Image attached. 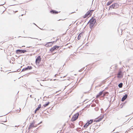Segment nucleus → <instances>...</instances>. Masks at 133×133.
Here are the masks:
<instances>
[{"mask_svg":"<svg viewBox=\"0 0 133 133\" xmlns=\"http://www.w3.org/2000/svg\"><path fill=\"white\" fill-rule=\"evenodd\" d=\"M96 20L95 18H92L89 21L88 24L89 23H90L89 27L90 29H91L93 26L95 25V23L96 22Z\"/></svg>","mask_w":133,"mask_h":133,"instance_id":"nucleus-1","label":"nucleus"},{"mask_svg":"<svg viewBox=\"0 0 133 133\" xmlns=\"http://www.w3.org/2000/svg\"><path fill=\"white\" fill-rule=\"evenodd\" d=\"M79 113L78 112L75 114L71 119V121L72 122L76 120L78 118L79 115Z\"/></svg>","mask_w":133,"mask_h":133,"instance_id":"nucleus-2","label":"nucleus"},{"mask_svg":"<svg viewBox=\"0 0 133 133\" xmlns=\"http://www.w3.org/2000/svg\"><path fill=\"white\" fill-rule=\"evenodd\" d=\"M119 5L117 3H115L112 4L110 6L109 9H116L119 7Z\"/></svg>","mask_w":133,"mask_h":133,"instance_id":"nucleus-3","label":"nucleus"},{"mask_svg":"<svg viewBox=\"0 0 133 133\" xmlns=\"http://www.w3.org/2000/svg\"><path fill=\"white\" fill-rule=\"evenodd\" d=\"M27 51L25 50L18 49L16 50V52L17 54H20L21 53H24Z\"/></svg>","mask_w":133,"mask_h":133,"instance_id":"nucleus-4","label":"nucleus"},{"mask_svg":"<svg viewBox=\"0 0 133 133\" xmlns=\"http://www.w3.org/2000/svg\"><path fill=\"white\" fill-rule=\"evenodd\" d=\"M35 122L34 121H33L31 123H30V124L28 127V129L29 130L33 128L36 127L37 126L36 124L35 126Z\"/></svg>","mask_w":133,"mask_h":133,"instance_id":"nucleus-5","label":"nucleus"},{"mask_svg":"<svg viewBox=\"0 0 133 133\" xmlns=\"http://www.w3.org/2000/svg\"><path fill=\"white\" fill-rule=\"evenodd\" d=\"M41 61V57L40 56H39L37 58H36L35 62L36 64L37 65L39 64Z\"/></svg>","mask_w":133,"mask_h":133,"instance_id":"nucleus-6","label":"nucleus"},{"mask_svg":"<svg viewBox=\"0 0 133 133\" xmlns=\"http://www.w3.org/2000/svg\"><path fill=\"white\" fill-rule=\"evenodd\" d=\"M59 47V46L56 45L54 46L53 47L51 48L49 50L50 51L52 52L53 51L55 50H57L58 49Z\"/></svg>","mask_w":133,"mask_h":133,"instance_id":"nucleus-7","label":"nucleus"},{"mask_svg":"<svg viewBox=\"0 0 133 133\" xmlns=\"http://www.w3.org/2000/svg\"><path fill=\"white\" fill-rule=\"evenodd\" d=\"M117 77L118 78H122L123 77V74L121 71H119L117 75Z\"/></svg>","mask_w":133,"mask_h":133,"instance_id":"nucleus-8","label":"nucleus"},{"mask_svg":"<svg viewBox=\"0 0 133 133\" xmlns=\"http://www.w3.org/2000/svg\"><path fill=\"white\" fill-rule=\"evenodd\" d=\"M128 96L127 94H125L123 96L121 99V101L122 102L124 101L127 98Z\"/></svg>","mask_w":133,"mask_h":133,"instance_id":"nucleus-9","label":"nucleus"},{"mask_svg":"<svg viewBox=\"0 0 133 133\" xmlns=\"http://www.w3.org/2000/svg\"><path fill=\"white\" fill-rule=\"evenodd\" d=\"M93 10H91L88 11L86 13V14H87L88 16L89 15V16H90L91 15V14L92 12H93Z\"/></svg>","mask_w":133,"mask_h":133,"instance_id":"nucleus-10","label":"nucleus"},{"mask_svg":"<svg viewBox=\"0 0 133 133\" xmlns=\"http://www.w3.org/2000/svg\"><path fill=\"white\" fill-rule=\"evenodd\" d=\"M50 12L53 14H57L58 13V12L54 10H51L50 11Z\"/></svg>","mask_w":133,"mask_h":133,"instance_id":"nucleus-11","label":"nucleus"},{"mask_svg":"<svg viewBox=\"0 0 133 133\" xmlns=\"http://www.w3.org/2000/svg\"><path fill=\"white\" fill-rule=\"evenodd\" d=\"M41 107V104H39L38 106V107L36 108L35 110V113H36V111L39 110Z\"/></svg>","mask_w":133,"mask_h":133,"instance_id":"nucleus-12","label":"nucleus"},{"mask_svg":"<svg viewBox=\"0 0 133 133\" xmlns=\"http://www.w3.org/2000/svg\"><path fill=\"white\" fill-rule=\"evenodd\" d=\"M104 117V116H102V117H101L99 118L98 119H97V120H96L95 121L96 122H99L100 121H101L102 119Z\"/></svg>","mask_w":133,"mask_h":133,"instance_id":"nucleus-13","label":"nucleus"},{"mask_svg":"<svg viewBox=\"0 0 133 133\" xmlns=\"http://www.w3.org/2000/svg\"><path fill=\"white\" fill-rule=\"evenodd\" d=\"M83 34V33L82 32L79 34L78 35L77 38L78 40H79L80 39L81 36H82V35Z\"/></svg>","mask_w":133,"mask_h":133,"instance_id":"nucleus-14","label":"nucleus"},{"mask_svg":"<svg viewBox=\"0 0 133 133\" xmlns=\"http://www.w3.org/2000/svg\"><path fill=\"white\" fill-rule=\"evenodd\" d=\"M113 2V1H110L108 2L107 4V6H109Z\"/></svg>","mask_w":133,"mask_h":133,"instance_id":"nucleus-15","label":"nucleus"},{"mask_svg":"<svg viewBox=\"0 0 133 133\" xmlns=\"http://www.w3.org/2000/svg\"><path fill=\"white\" fill-rule=\"evenodd\" d=\"M123 84L122 83H121L118 85V87L120 88H122Z\"/></svg>","mask_w":133,"mask_h":133,"instance_id":"nucleus-16","label":"nucleus"},{"mask_svg":"<svg viewBox=\"0 0 133 133\" xmlns=\"http://www.w3.org/2000/svg\"><path fill=\"white\" fill-rule=\"evenodd\" d=\"M93 122V119H90V121H88L87 122H88L89 124L90 125V124H91Z\"/></svg>","mask_w":133,"mask_h":133,"instance_id":"nucleus-17","label":"nucleus"},{"mask_svg":"<svg viewBox=\"0 0 133 133\" xmlns=\"http://www.w3.org/2000/svg\"><path fill=\"white\" fill-rule=\"evenodd\" d=\"M50 103V102H46V104H44V105H43L44 107H45L47 106H48L49 105V104Z\"/></svg>","mask_w":133,"mask_h":133,"instance_id":"nucleus-18","label":"nucleus"},{"mask_svg":"<svg viewBox=\"0 0 133 133\" xmlns=\"http://www.w3.org/2000/svg\"><path fill=\"white\" fill-rule=\"evenodd\" d=\"M103 94V91L100 92L98 95L100 96H102Z\"/></svg>","mask_w":133,"mask_h":133,"instance_id":"nucleus-19","label":"nucleus"},{"mask_svg":"<svg viewBox=\"0 0 133 133\" xmlns=\"http://www.w3.org/2000/svg\"><path fill=\"white\" fill-rule=\"evenodd\" d=\"M27 68L28 70H31L32 69V68L31 66H28Z\"/></svg>","mask_w":133,"mask_h":133,"instance_id":"nucleus-20","label":"nucleus"},{"mask_svg":"<svg viewBox=\"0 0 133 133\" xmlns=\"http://www.w3.org/2000/svg\"><path fill=\"white\" fill-rule=\"evenodd\" d=\"M105 96H107L109 94V93L107 92H105L104 93Z\"/></svg>","mask_w":133,"mask_h":133,"instance_id":"nucleus-21","label":"nucleus"},{"mask_svg":"<svg viewBox=\"0 0 133 133\" xmlns=\"http://www.w3.org/2000/svg\"><path fill=\"white\" fill-rule=\"evenodd\" d=\"M49 43H48V42H47L46 44H45L44 45L45 46L47 47H49Z\"/></svg>","mask_w":133,"mask_h":133,"instance_id":"nucleus-22","label":"nucleus"},{"mask_svg":"<svg viewBox=\"0 0 133 133\" xmlns=\"http://www.w3.org/2000/svg\"><path fill=\"white\" fill-rule=\"evenodd\" d=\"M88 16V15H87V14L86 13L85 15L83 16V17L84 18H85L87 17Z\"/></svg>","mask_w":133,"mask_h":133,"instance_id":"nucleus-23","label":"nucleus"},{"mask_svg":"<svg viewBox=\"0 0 133 133\" xmlns=\"http://www.w3.org/2000/svg\"><path fill=\"white\" fill-rule=\"evenodd\" d=\"M54 42H55V41H52V42H48V43H49V44H52H52H53V43H54Z\"/></svg>","mask_w":133,"mask_h":133,"instance_id":"nucleus-24","label":"nucleus"},{"mask_svg":"<svg viewBox=\"0 0 133 133\" xmlns=\"http://www.w3.org/2000/svg\"><path fill=\"white\" fill-rule=\"evenodd\" d=\"M93 125H92L90 127V129H93V127H92Z\"/></svg>","mask_w":133,"mask_h":133,"instance_id":"nucleus-25","label":"nucleus"},{"mask_svg":"<svg viewBox=\"0 0 133 133\" xmlns=\"http://www.w3.org/2000/svg\"><path fill=\"white\" fill-rule=\"evenodd\" d=\"M84 68H82V69H81L79 71V72H81L82 70H84Z\"/></svg>","mask_w":133,"mask_h":133,"instance_id":"nucleus-26","label":"nucleus"},{"mask_svg":"<svg viewBox=\"0 0 133 133\" xmlns=\"http://www.w3.org/2000/svg\"><path fill=\"white\" fill-rule=\"evenodd\" d=\"M100 97V96L97 94L96 96V98H99V97Z\"/></svg>","mask_w":133,"mask_h":133,"instance_id":"nucleus-27","label":"nucleus"},{"mask_svg":"<svg viewBox=\"0 0 133 133\" xmlns=\"http://www.w3.org/2000/svg\"><path fill=\"white\" fill-rule=\"evenodd\" d=\"M87 127V125L86 124H85L84 125L83 127L84 128H86Z\"/></svg>","mask_w":133,"mask_h":133,"instance_id":"nucleus-28","label":"nucleus"},{"mask_svg":"<svg viewBox=\"0 0 133 133\" xmlns=\"http://www.w3.org/2000/svg\"><path fill=\"white\" fill-rule=\"evenodd\" d=\"M33 24H34L36 26H37L38 27V28H39L40 29H41V30H44V29H41V28H39V27H38V26L37 25H36V24H35V23H34Z\"/></svg>","mask_w":133,"mask_h":133,"instance_id":"nucleus-29","label":"nucleus"},{"mask_svg":"<svg viewBox=\"0 0 133 133\" xmlns=\"http://www.w3.org/2000/svg\"><path fill=\"white\" fill-rule=\"evenodd\" d=\"M26 71V70H25V68H23V69H22V71H21V72H22V71Z\"/></svg>","mask_w":133,"mask_h":133,"instance_id":"nucleus-30","label":"nucleus"},{"mask_svg":"<svg viewBox=\"0 0 133 133\" xmlns=\"http://www.w3.org/2000/svg\"><path fill=\"white\" fill-rule=\"evenodd\" d=\"M101 96L102 97H104L105 96L103 93Z\"/></svg>","mask_w":133,"mask_h":133,"instance_id":"nucleus-31","label":"nucleus"},{"mask_svg":"<svg viewBox=\"0 0 133 133\" xmlns=\"http://www.w3.org/2000/svg\"><path fill=\"white\" fill-rule=\"evenodd\" d=\"M42 123V121H41V122H40L39 123H38L36 125H37H37H39L40 124H41Z\"/></svg>","mask_w":133,"mask_h":133,"instance_id":"nucleus-32","label":"nucleus"},{"mask_svg":"<svg viewBox=\"0 0 133 133\" xmlns=\"http://www.w3.org/2000/svg\"><path fill=\"white\" fill-rule=\"evenodd\" d=\"M52 44H49V47L51 46H52Z\"/></svg>","mask_w":133,"mask_h":133,"instance_id":"nucleus-33","label":"nucleus"},{"mask_svg":"<svg viewBox=\"0 0 133 133\" xmlns=\"http://www.w3.org/2000/svg\"><path fill=\"white\" fill-rule=\"evenodd\" d=\"M88 126L89 124V123H88V122H87L86 123V124Z\"/></svg>","mask_w":133,"mask_h":133,"instance_id":"nucleus-34","label":"nucleus"},{"mask_svg":"<svg viewBox=\"0 0 133 133\" xmlns=\"http://www.w3.org/2000/svg\"><path fill=\"white\" fill-rule=\"evenodd\" d=\"M25 69V70H28V68H27V67H26L25 68H24Z\"/></svg>","mask_w":133,"mask_h":133,"instance_id":"nucleus-35","label":"nucleus"},{"mask_svg":"<svg viewBox=\"0 0 133 133\" xmlns=\"http://www.w3.org/2000/svg\"><path fill=\"white\" fill-rule=\"evenodd\" d=\"M58 39H59V38H58V39L57 38V39H56V40L55 41V42H57V41L58 40Z\"/></svg>","mask_w":133,"mask_h":133,"instance_id":"nucleus-36","label":"nucleus"},{"mask_svg":"<svg viewBox=\"0 0 133 133\" xmlns=\"http://www.w3.org/2000/svg\"><path fill=\"white\" fill-rule=\"evenodd\" d=\"M20 70H21V69H18V70H17V71H20Z\"/></svg>","mask_w":133,"mask_h":133,"instance_id":"nucleus-37","label":"nucleus"},{"mask_svg":"<svg viewBox=\"0 0 133 133\" xmlns=\"http://www.w3.org/2000/svg\"><path fill=\"white\" fill-rule=\"evenodd\" d=\"M84 133H89V132H86V131H85L84 132Z\"/></svg>","mask_w":133,"mask_h":133,"instance_id":"nucleus-38","label":"nucleus"},{"mask_svg":"<svg viewBox=\"0 0 133 133\" xmlns=\"http://www.w3.org/2000/svg\"><path fill=\"white\" fill-rule=\"evenodd\" d=\"M97 101L98 102V100H96L95 101Z\"/></svg>","mask_w":133,"mask_h":133,"instance_id":"nucleus-39","label":"nucleus"},{"mask_svg":"<svg viewBox=\"0 0 133 133\" xmlns=\"http://www.w3.org/2000/svg\"><path fill=\"white\" fill-rule=\"evenodd\" d=\"M131 129H133V128H132V127H131Z\"/></svg>","mask_w":133,"mask_h":133,"instance_id":"nucleus-40","label":"nucleus"},{"mask_svg":"<svg viewBox=\"0 0 133 133\" xmlns=\"http://www.w3.org/2000/svg\"><path fill=\"white\" fill-rule=\"evenodd\" d=\"M126 102H127V101H125V102H124V103L123 104V105L124 104V103H125Z\"/></svg>","mask_w":133,"mask_h":133,"instance_id":"nucleus-41","label":"nucleus"},{"mask_svg":"<svg viewBox=\"0 0 133 133\" xmlns=\"http://www.w3.org/2000/svg\"><path fill=\"white\" fill-rule=\"evenodd\" d=\"M31 96H32V95H30V97H31Z\"/></svg>","mask_w":133,"mask_h":133,"instance_id":"nucleus-42","label":"nucleus"},{"mask_svg":"<svg viewBox=\"0 0 133 133\" xmlns=\"http://www.w3.org/2000/svg\"><path fill=\"white\" fill-rule=\"evenodd\" d=\"M32 38V39H36L35 38Z\"/></svg>","mask_w":133,"mask_h":133,"instance_id":"nucleus-43","label":"nucleus"},{"mask_svg":"<svg viewBox=\"0 0 133 133\" xmlns=\"http://www.w3.org/2000/svg\"><path fill=\"white\" fill-rule=\"evenodd\" d=\"M17 11H16L15 12H17Z\"/></svg>","mask_w":133,"mask_h":133,"instance_id":"nucleus-44","label":"nucleus"},{"mask_svg":"<svg viewBox=\"0 0 133 133\" xmlns=\"http://www.w3.org/2000/svg\"><path fill=\"white\" fill-rule=\"evenodd\" d=\"M74 12H72L71 13V14L73 13H74Z\"/></svg>","mask_w":133,"mask_h":133,"instance_id":"nucleus-45","label":"nucleus"},{"mask_svg":"<svg viewBox=\"0 0 133 133\" xmlns=\"http://www.w3.org/2000/svg\"><path fill=\"white\" fill-rule=\"evenodd\" d=\"M23 14H22V15H21V16H23Z\"/></svg>","mask_w":133,"mask_h":133,"instance_id":"nucleus-46","label":"nucleus"},{"mask_svg":"<svg viewBox=\"0 0 133 133\" xmlns=\"http://www.w3.org/2000/svg\"><path fill=\"white\" fill-rule=\"evenodd\" d=\"M4 4H3L1 5H4Z\"/></svg>","mask_w":133,"mask_h":133,"instance_id":"nucleus-47","label":"nucleus"},{"mask_svg":"<svg viewBox=\"0 0 133 133\" xmlns=\"http://www.w3.org/2000/svg\"><path fill=\"white\" fill-rule=\"evenodd\" d=\"M30 47H30H27V48H28V47L29 48V47Z\"/></svg>","mask_w":133,"mask_h":133,"instance_id":"nucleus-48","label":"nucleus"},{"mask_svg":"<svg viewBox=\"0 0 133 133\" xmlns=\"http://www.w3.org/2000/svg\"><path fill=\"white\" fill-rule=\"evenodd\" d=\"M121 62H120V64H121Z\"/></svg>","mask_w":133,"mask_h":133,"instance_id":"nucleus-49","label":"nucleus"},{"mask_svg":"<svg viewBox=\"0 0 133 133\" xmlns=\"http://www.w3.org/2000/svg\"><path fill=\"white\" fill-rule=\"evenodd\" d=\"M61 20V19H59V20H58V21H59V20Z\"/></svg>","mask_w":133,"mask_h":133,"instance_id":"nucleus-50","label":"nucleus"},{"mask_svg":"<svg viewBox=\"0 0 133 133\" xmlns=\"http://www.w3.org/2000/svg\"><path fill=\"white\" fill-rule=\"evenodd\" d=\"M65 76H64V77H65Z\"/></svg>","mask_w":133,"mask_h":133,"instance_id":"nucleus-51","label":"nucleus"},{"mask_svg":"<svg viewBox=\"0 0 133 133\" xmlns=\"http://www.w3.org/2000/svg\"><path fill=\"white\" fill-rule=\"evenodd\" d=\"M94 0H93V1H92V2H93ZM93 2H92V3Z\"/></svg>","mask_w":133,"mask_h":133,"instance_id":"nucleus-52","label":"nucleus"},{"mask_svg":"<svg viewBox=\"0 0 133 133\" xmlns=\"http://www.w3.org/2000/svg\"><path fill=\"white\" fill-rule=\"evenodd\" d=\"M19 109H20H20H21L20 108H19Z\"/></svg>","mask_w":133,"mask_h":133,"instance_id":"nucleus-53","label":"nucleus"}]
</instances>
